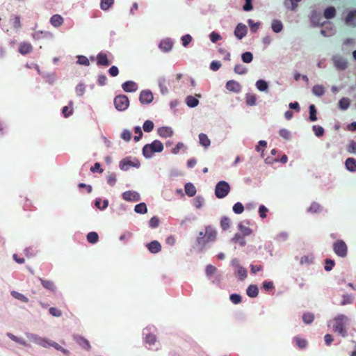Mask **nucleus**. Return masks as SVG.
Returning a JSON list of instances; mask_svg holds the SVG:
<instances>
[{
	"instance_id": "obj_1",
	"label": "nucleus",
	"mask_w": 356,
	"mask_h": 356,
	"mask_svg": "<svg viewBox=\"0 0 356 356\" xmlns=\"http://www.w3.org/2000/svg\"><path fill=\"white\" fill-rule=\"evenodd\" d=\"M348 321V318L343 314L339 315L334 318L333 331L339 333L342 337L346 335V330L345 324Z\"/></svg>"
},
{
	"instance_id": "obj_2",
	"label": "nucleus",
	"mask_w": 356,
	"mask_h": 356,
	"mask_svg": "<svg viewBox=\"0 0 356 356\" xmlns=\"http://www.w3.org/2000/svg\"><path fill=\"white\" fill-rule=\"evenodd\" d=\"M163 149V144L159 140H154L151 144L145 145L143 152L145 157H151L154 152H160Z\"/></svg>"
},
{
	"instance_id": "obj_3",
	"label": "nucleus",
	"mask_w": 356,
	"mask_h": 356,
	"mask_svg": "<svg viewBox=\"0 0 356 356\" xmlns=\"http://www.w3.org/2000/svg\"><path fill=\"white\" fill-rule=\"evenodd\" d=\"M200 236L197 239L198 243L204 246L207 243L215 240L216 232L212 227H207L205 229V234L203 235V233L200 232Z\"/></svg>"
},
{
	"instance_id": "obj_4",
	"label": "nucleus",
	"mask_w": 356,
	"mask_h": 356,
	"mask_svg": "<svg viewBox=\"0 0 356 356\" xmlns=\"http://www.w3.org/2000/svg\"><path fill=\"white\" fill-rule=\"evenodd\" d=\"M230 186L228 183L221 181L216 184L215 194L218 198L225 197L229 192Z\"/></svg>"
},
{
	"instance_id": "obj_5",
	"label": "nucleus",
	"mask_w": 356,
	"mask_h": 356,
	"mask_svg": "<svg viewBox=\"0 0 356 356\" xmlns=\"http://www.w3.org/2000/svg\"><path fill=\"white\" fill-rule=\"evenodd\" d=\"M114 104L115 108L120 111L126 110L129 105V101L128 97L124 95H120L114 99Z\"/></svg>"
},
{
	"instance_id": "obj_6",
	"label": "nucleus",
	"mask_w": 356,
	"mask_h": 356,
	"mask_svg": "<svg viewBox=\"0 0 356 356\" xmlns=\"http://www.w3.org/2000/svg\"><path fill=\"white\" fill-rule=\"evenodd\" d=\"M333 248L335 253L340 257H343L347 254V245L345 242L341 240L337 241L333 245Z\"/></svg>"
},
{
	"instance_id": "obj_7",
	"label": "nucleus",
	"mask_w": 356,
	"mask_h": 356,
	"mask_svg": "<svg viewBox=\"0 0 356 356\" xmlns=\"http://www.w3.org/2000/svg\"><path fill=\"white\" fill-rule=\"evenodd\" d=\"M153 98V94L150 90H143L140 95V101L142 104H149Z\"/></svg>"
},
{
	"instance_id": "obj_8",
	"label": "nucleus",
	"mask_w": 356,
	"mask_h": 356,
	"mask_svg": "<svg viewBox=\"0 0 356 356\" xmlns=\"http://www.w3.org/2000/svg\"><path fill=\"white\" fill-rule=\"evenodd\" d=\"M247 33V27L243 24H238L234 31L235 36L239 40L242 39Z\"/></svg>"
},
{
	"instance_id": "obj_9",
	"label": "nucleus",
	"mask_w": 356,
	"mask_h": 356,
	"mask_svg": "<svg viewBox=\"0 0 356 356\" xmlns=\"http://www.w3.org/2000/svg\"><path fill=\"white\" fill-rule=\"evenodd\" d=\"M333 61L335 67L339 70H344L347 67L346 60L341 57L334 56Z\"/></svg>"
},
{
	"instance_id": "obj_10",
	"label": "nucleus",
	"mask_w": 356,
	"mask_h": 356,
	"mask_svg": "<svg viewBox=\"0 0 356 356\" xmlns=\"http://www.w3.org/2000/svg\"><path fill=\"white\" fill-rule=\"evenodd\" d=\"M226 88L228 90L234 92H239L241 89L240 83L234 80L227 81L226 83Z\"/></svg>"
},
{
	"instance_id": "obj_11",
	"label": "nucleus",
	"mask_w": 356,
	"mask_h": 356,
	"mask_svg": "<svg viewBox=\"0 0 356 356\" xmlns=\"http://www.w3.org/2000/svg\"><path fill=\"white\" fill-rule=\"evenodd\" d=\"M123 198L127 201L137 202L140 200V195L135 191H127L122 195Z\"/></svg>"
},
{
	"instance_id": "obj_12",
	"label": "nucleus",
	"mask_w": 356,
	"mask_h": 356,
	"mask_svg": "<svg viewBox=\"0 0 356 356\" xmlns=\"http://www.w3.org/2000/svg\"><path fill=\"white\" fill-rule=\"evenodd\" d=\"M148 250L152 253H157L161 250V245L157 241H153L147 245Z\"/></svg>"
},
{
	"instance_id": "obj_13",
	"label": "nucleus",
	"mask_w": 356,
	"mask_h": 356,
	"mask_svg": "<svg viewBox=\"0 0 356 356\" xmlns=\"http://www.w3.org/2000/svg\"><path fill=\"white\" fill-rule=\"evenodd\" d=\"M64 19L60 15H54L50 19L51 24L54 27H58L63 24Z\"/></svg>"
},
{
	"instance_id": "obj_14",
	"label": "nucleus",
	"mask_w": 356,
	"mask_h": 356,
	"mask_svg": "<svg viewBox=\"0 0 356 356\" xmlns=\"http://www.w3.org/2000/svg\"><path fill=\"white\" fill-rule=\"evenodd\" d=\"M122 88L125 92H134L138 86L135 82L129 81L122 84Z\"/></svg>"
},
{
	"instance_id": "obj_15",
	"label": "nucleus",
	"mask_w": 356,
	"mask_h": 356,
	"mask_svg": "<svg viewBox=\"0 0 356 356\" xmlns=\"http://www.w3.org/2000/svg\"><path fill=\"white\" fill-rule=\"evenodd\" d=\"M97 62L98 65L108 66L109 65L107 56L104 53H99L97 56Z\"/></svg>"
},
{
	"instance_id": "obj_16",
	"label": "nucleus",
	"mask_w": 356,
	"mask_h": 356,
	"mask_svg": "<svg viewBox=\"0 0 356 356\" xmlns=\"http://www.w3.org/2000/svg\"><path fill=\"white\" fill-rule=\"evenodd\" d=\"M346 168L351 172L356 171V159L354 158H348L345 162Z\"/></svg>"
},
{
	"instance_id": "obj_17",
	"label": "nucleus",
	"mask_w": 356,
	"mask_h": 356,
	"mask_svg": "<svg viewBox=\"0 0 356 356\" xmlns=\"http://www.w3.org/2000/svg\"><path fill=\"white\" fill-rule=\"evenodd\" d=\"M159 47L165 51H168L172 47V42L168 39L163 40L160 42Z\"/></svg>"
},
{
	"instance_id": "obj_18",
	"label": "nucleus",
	"mask_w": 356,
	"mask_h": 356,
	"mask_svg": "<svg viewBox=\"0 0 356 356\" xmlns=\"http://www.w3.org/2000/svg\"><path fill=\"white\" fill-rule=\"evenodd\" d=\"M31 49L32 46L30 43L28 42H23L20 44L19 47V51L23 55L29 53L31 51Z\"/></svg>"
},
{
	"instance_id": "obj_19",
	"label": "nucleus",
	"mask_w": 356,
	"mask_h": 356,
	"mask_svg": "<svg viewBox=\"0 0 356 356\" xmlns=\"http://www.w3.org/2000/svg\"><path fill=\"white\" fill-rule=\"evenodd\" d=\"M158 133L161 137H170L172 134V131L169 127H163L158 129Z\"/></svg>"
},
{
	"instance_id": "obj_20",
	"label": "nucleus",
	"mask_w": 356,
	"mask_h": 356,
	"mask_svg": "<svg viewBox=\"0 0 356 356\" xmlns=\"http://www.w3.org/2000/svg\"><path fill=\"white\" fill-rule=\"evenodd\" d=\"M236 268L237 276L239 277L240 280H244L247 277L246 269L238 264L236 265Z\"/></svg>"
},
{
	"instance_id": "obj_21",
	"label": "nucleus",
	"mask_w": 356,
	"mask_h": 356,
	"mask_svg": "<svg viewBox=\"0 0 356 356\" xmlns=\"http://www.w3.org/2000/svg\"><path fill=\"white\" fill-rule=\"evenodd\" d=\"M75 339H76V342L83 348H84L86 349L90 348V346L88 341L87 339H86L85 338H83V337L76 336V337H75Z\"/></svg>"
},
{
	"instance_id": "obj_22",
	"label": "nucleus",
	"mask_w": 356,
	"mask_h": 356,
	"mask_svg": "<svg viewBox=\"0 0 356 356\" xmlns=\"http://www.w3.org/2000/svg\"><path fill=\"white\" fill-rule=\"evenodd\" d=\"M185 192L188 196L193 197L196 193L195 187L193 186V184L188 183L185 185Z\"/></svg>"
},
{
	"instance_id": "obj_23",
	"label": "nucleus",
	"mask_w": 356,
	"mask_h": 356,
	"mask_svg": "<svg viewBox=\"0 0 356 356\" xmlns=\"http://www.w3.org/2000/svg\"><path fill=\"white\" fill-rule=\"evenodd\" d=\"M350 105V100L347 97L341 98L339 102V106L341 110H346Z\"/></svg>"
},
{
	"instance_id": "obj_24",
	"label": "nucleus",
	"mask_w": 356,
	"mask_h": 356,
	"mask_svg": "<svg viewBox=\"0 0 356 356\" xmlns=\"http://www.w3.org/2000/svg\"><path fill=\"white\" fill-rule=\"evenodd\" d=\"M258 288L256 285H250L247 289V294L251 298H254L258 295Z\"/></svg>"
},
{
	"instance_id": "obj_25",
	"label": "nucleus",
	"mask_w": 356,
	"mask_h": 356,
	"mask_svg": "<svg viewBox=\"0 0 356 356\" xmlns=\"http://www.w3.org/2000/svg\"><path fill=\"white\" fill-rule=\"evenodd\" d=\"M312 92L316 96L321 97L325 92V89L322 85H315L312 88Z\"/></svg>"
},
{
	"instance_id": "obj_26",
	"label": "nucleus",
	"mask_w": 356,
	"mask_h": 356,
	"mask_svg": "<svg viewBox=\"0 0 356 356\" xmlns=\"http://www.w3.org/2000/svg\"><path fill=\"white\" fill-rule=\"evenodd\" d=\"M42 286L51 291H55V286L53 283V282L50 281V280H42V279H40Z\"/></svg>"
},
{
	"instance_id": "obj_27",
	"label": "nucleus",
	"mask_w": 356,
	"mask_h": 356,
	"mask_svg": "<svg viewBox=\"0 0 356 356\" xmlns=\"http://www.w3.org/2000/svg\"><path fill=\"white\" fill-rule=\"evenodd\" d=\"M355 18H356V11L355 10L350 11L346 16V17L345 19V22L348 25H351L353 24V22Z\"/></svg>"
},
{
	"instance_id": "obj_28",
	"label": "nucleus",
	"mask_w": 356,
	"mask_h": 356,
	"mask_svg": "<svg viewBox=\"0 0 356 356\" xmlns=\"http://www.w3.org/2000/svg\"><path fill=\"white\" fill-rule=\"evenodd\" d=\"M186 102L189 107H195L198 105L199 100L193 96H188Z\"/></svg>"
},
{
	"instance_id": "obj_29",
	"label": "nucleus",
	"mask_w": 356,
	"mask_h": 356,
	"mask_svg": "<svg viewBox=\"0 0 356 356\" xmlns=\"http://www.w3.org/2000/svg\"><path fill=\"white\" fill-rule=\"evenodd\" d=\"M336 15V10L334 7H329L324 11V16L326 19L333 18Z\"/></svg>"
},
{
	"instance_id": "obj_30",
	"label": "nucleus",
	"mask_w": 356,
	"mask_h": 356,
	"mask_svg": "<svg viewBox=\"0 0 356 356\" xmlns=\"http://www.w3.org/2000/svg\"><path fill=\"white\" fill-rule=\"evenodd\" d=\"M99 239V236L97 233L95 232H92L88 234L87 235V240L90 243H95L97 242Z\"/></svg>"
},
{
	"instance_id": "obj_31",
	"label": "nucleus",
	"mask_w": 356,
	"mask_h": 356,
	"mask_svg": "<svg viewBox=\"0 0 356 356\" xmlns=\"http://www.w3.org/2000/svg\"><path fill=\"white\" fill-rule=\"evenodd\" d=\"M256 86L257 88L261 91H266L268 88V83L262 79L257 81L256 83Z\"/></svg>"
},
{
	"instance_id": "obj_32",
	"label": "nucleus",
	"mask_w": 356,
	"mask_h": 356,
	"mask_svg": "<svg viewBox=\"0 0 356 356\" xmlns=\"http://www.w3.org/2000/svg\"><path fill=\"white\" fill-rule=\"evenodd\" d=\"M114 3V0H101L100 7L102 10H106L111 8Z\"/></svg>"
},
{
	"instance_id": "obj_33",
	"label": "nucleus",
	"mask_w": 356,
	"mask_h": 356,
	"mask_svg": "<svg viewBox=\"0 0 356 356\" xmlns=\"http://www.w3.org/2000/svg\"><path fill=\"white\" fill-rule=\"evenodd\" d=\"M200 143L205 147L209 146L210 140L207 137V136L204 134H201L199 136Z\"/></svg>"
},
{
	"instance_id": "obj_34",
	"label": "nucleus",
	"mask_w": 356,
	"mask_h": 356,
	"mask_svg": "<svg viewBox=\"0 0 356 356\" xmlns=\"http://www.w3.org/2000/svg\"><path fill=\"white\" fill-rule=\"evenodd\" d=\"M245 99L248 105L253 106L256 104L257 97L255 95L248 93Z\"/></svg>"
},
{
	"instance_id": "obj_35",
	"label": "nucleus",
	"mask_w": 356,
	"mask_h": 356,
	"mask_svg": "<svg viewBox=\"0 0 356 356\" xmlns=\"http://www.w3.org/2000/svg\"><path fill=\"white\" fill-rule=\"evenodd\" d=\"M241 58L244 63H250L253 59V55L251 52L247 51L242 54Z\"/></svg>"
},
{
	"instance_id": "obj_36",
	"label": "nucleus",
	"mask_w": 356,
	"mask_h": 356,
	"mask_svg": "<svg viewBox=\"0 0 356 356\" xmlns=\"http://www.w3.org/2000/svg\"><path fill=\"white\" fill-rule=\"evenodd\" d=\"M302 319L305 323H311L314 319V315L310 312L305 313L302 316Z\"/></svg>"
},
{
	"instance_id": "obj_37",
	"label": "nucleus",
	"mask_w": 356,
	"mask_h": 356,
	"mask_svg": "<svg viewBox=\"0 0 356 356\" xmlns=\"http://www.w3.org/2000/svg\"><path fill=\"white\" fill-rule=\"evenodd\" d=\"M282 27L283 26H282V24L281 23V22L277 21V20H274L273 22L272 29L274 32H275V33L280 32L282 29Z\"/></svg>"
},
{
	"instance_id": "obj_38",
	"label": "nucleus",
	"mask_w": 356,
	"mask_h": 356,
	"mask_svg": "<svg viewBox=\"0 0 356 356\" xmlns=\"http://www.w3.org/2000/svg\"><path fill=\"white\" fill-rule=\"evenodd\" d=\"M147 207L145 203H140L137 204L135 207V211L138 213H147Z\"/></svg>"
},
{
	"instance_id": "obj_39",
	"label": "nucleus",
	"mask_w": 356,
	"mask_h": 356,
	"mask_svg": "<svg viewBox=\"0 0 356 356\" xmlns=\"http://www.w3.org/2000/svg\"><path fill=\"white\" fill-rule=\"evenodd\" d=\"M309 119L311 121H316L317 120L316 109L313 104L309 106Z\"/></svg>"
},
{
	"instance_id": "obj_40",
	"label": "nucleus",
	"mask_w": 356,
	"mask_h": 356,
	"mask_svg": "<svg viewBox=\"0 0 356 356\" xmlns=\"http://www.w3.org/2000/svg\"><path fill=\"white\" fill-rule=\"evenodd\" d=\"M296 344L300 348H304L307 346V341L305 339L300 337H296L294 339Z\"/></svg>"
},
{
	"instance_id": "obj_41",
	"label": "nucleus",
	"mask_w": 356,
	"mask_h": 356,
	"mask_svg": "<svg viewBox=\"0 0 356 356\" xmlns=\"http://www.w3.org/2000/svg\"><path fill=\"white\" fill-rule=\"evenodd\" d=\"M95 206L99 209H104L108 206V200L102 201L100 199H97L95 201Z\"/></svg>"
},
{
	"instance_id": "obj_42",
	"label": "nucleus",
	"mask_w": 356,
	"mask_h": 356,
	"mask_svg": "<svg viewBox=\"0 0 356 356\" xmlns=\"http://www.w3.org/2000/svg\"><path fill=\"white\" fill-rule=\"evenodd\" d=\"M321 206L317 202H313L308 209L309 212L314 213L320 211Z\"/></svg>"
},
{
	"instance_id": "obj_43",
	"label": "nucleus",
	"mask_w": 356,
	"mask_h": 356,
	"mask_svg": "<svg viewBox=\"0 0 356 356\" xmlns=\"http://www.w3.org/2000/svg\"><path fill=\"white\" fill-rule=\"evenodd\" d=\"M133 163L127 159H124L120 162V168L124 170H128L130 166H133Z\"/></svg>"
},
{
	"instance_id": "obj_44",
	"label": "nucleus",
	"mask_w": 356,
	"mask_h": 356,
	"mask_svg": "<svg viewBox=\"0 0 356 356\" xmlns=\"http://www.w3.org/2000/svg\"><path fill=\"white\" fill-rule=\"evenodd\" d=\"M49 311L50 314L54 317H60L62 315L61 310L57 307H50Z\"/></svg>"
},
{
	"instance_id": "obj_45",
	"label": "nucleus",
	"mask_w": 356,
	"mask_h": 356,
	"mask_svg": "<svg viewBox=\"0 0 356 356\" xmlns=\"http://www.w3.org/2000/svg\"><path fill=\"white\" fill-rule=\"evenodd\" d=\"M232 241L236 243H239L241 245H244L245 242L243 239V236H241L238 234H236L232 238Z\"/></svg>"
},
{
	"instance_id": "obj_46",
	"label": "nucleus",
	"mask_w": 356,
	"mask_h": 356,
	"mask_svg": "<svg viewBox=\"0 0 356 356\" xmlns=\"http://www.w3.org/2000/svg\"><path fill=\"white\" fill-rule=\"evenodd\" d=\"M72 102H70V106H64L63 108L62 112L65 118L68 117L69 115H70L72 113L73 110H72Z\"/></svg>"
},
{
	"instance_id": "obj_47",
	"label": "nucleus",
	"mask_w": 356,
	"mask_h": 356,
	"mask_svg": "<svg viewBox=\"0 0 356 356\" xmlns=\"http://www.w3.org/2000/svg\"><path fill=\"white\" fill-rule=\"evenodd\" d=\"M154 129V123L150 120H147L143 124V129L146 132H149Z\"/></svg>"
},
{
	"instance_id": "obj_48",
	"label": "nucleus",
	"mask_w": 356,
	"mask_h": 356,
	"mask_svg": "<svg viewBox=\"0 0 356 356\" xmlns=\"http://www.w3.org/2000/svg\"><path fill=\"white\" fill-rule=\"evenodd\" d=\"M238 227L243 236H248L252 233V230L249 227H245L241 224L238 225Z\"/></svg>"
},
{
	"instance_id": "obj_49",
	"label": "nucleus",
	"mask_w": 356,
	"mask_h": 356,
	"mask_svg": "<svg viewBox=\"0 0 356 356\" xmlns=\"http://www.w3.org/2000/svg\"><path fill=\"white\" fill-rule=\"evenodd\" d=\"M77 63L80 65L88 66L90 65L89 60L84 56H79Z\"/></svg>"
},
{
	"instance_id": "obj_50",
	"label": "nucleus",
	"mask_w": 356,
	"mask_h": 356,
	"mask_svg": "<svg viewBox=\"0 0 356 356\" xmlns=\"http://www.w3.org/2000/svg\"><path fill=\"white\" fill-rule=\"evenodd\" d=\"M244 210V207L243 206V204L240 202H237L236 203L234 207H233V211L236 213H241Z\"/></svg>"
},
{
	"instance_id": "obj_51",
	"label": "nucleus",
	"mask_w": 356,
	"mask_h": 356,
	"mask_svg": "<svg viewBox=\"0 0 356 356\" xmlns=\"http://www.w3.org/2000/svg\"><path fill=\"white\" fill-rule=\"evenodd\" d=\"M220 225L224 230H226L229 227V219L227 217H223L220 221Z\"/></svg>"
},
{
	"instance_id": "obj_52",
	"label": "nucleus",
	"mask_w": 356,
	"mask_h": 356,
	"mask_svg": "<svg viewBox=\"0 0 356 356\" xmlns=\"http://www.w3.org/2000/svg\"><path fill=\"white\" fill-rule=\"evenodd\" d=\"M248 24L250 25L251 31L254 33H255L258 30L259 25H260V23H259V22L255 23L252 19L248 20Z\"/></svg>"
},
{
	"instance_id": "obj_53",
	"label": "nucleus",
	"mask_w": 356,
	"mask_h": 356,
	"mask_svg": "<svg viewBox=\"0 0 356 356\" xmlns=\"http://www.w3.org/2000/svg\"><path fill=\"white\" fill-rule=\"evenodd\" d=\"M156 340V336L152 333L147 334L145 337V341L149 344H154Z\"/></svg>"
},
{
	"instance_id": "obj_54",
	"label": "nucleus",
	"mask_w": 356,
	"mask_h": 356,
	"mask_svg": "<svg viewBox=\"0 0 356 356\" xmlns=\"http://www.w3.org/2000/svg\"><path fill=\"white\" fill-rule=\"evenodd\" d=\"M334 266V261L332 259H327L325 261V269L327 271L332 270V267Z\"/></svg>"
},
{
	"instance_id": "obj_55",
	"label": "nucleus",
	"mask_w": 356,
	"mask_h": 356,
	"mask_svg": "<svg viewBox=\"0 0 356 356\" xmlns=\"http://www.w3.org/2000/svg\"><path fill=\"white\" fill-rule=\"evenodd\" d=\"M234 72L238 74H243L246 73L247 70L241 65H236L234 67Z\"/></svg>"
},
{
	"instance_id": "obj_56",
	"label": "nucleus",
	"mask_w": 356,
	"mask_h": 356,
	"mask_svg": "<svg viewBox=\"0 0 356 356\" xmlns=\"http://www.w3.org/2000/svg\"><path fill=\"white\" fill-rule=\"evenodd\" d=\"M313 130L317 136H322L324 134V129L320 126H314Z\"/></svg>"
},
{
	"instance_id": "obj_57",
	"label": "nucleus",
	"mask_w": 356,
	"mask_h": 356,
	"mask_svg": "<svg viewBox=\"0 0 356 356\" xmlns=\"http://www.w3.org/2000/svg\"><path fill=\"white\" fill-rule=\"evenodd\" d=\"M12 295L13 297H15V298L19 300H22L23 302H27L28 301V299L22 294L18 293V292H16V291H13L12 292Z\"/></svg>"
},
{
	"instance_id": "obj_58",
	"label": "nucleus",
	"mask_w": 356,
	"mask_h": 356,
	"mask_svg": "<svg viewBox=\"0 0 356 356\" xmlns=\"http://www.w3.org/2000/svg\"><path fill=\"white\" fill-rule=\"evenodd\" d=\"M192 40V37L187 34L181 38L182 44L184 47H186Z\"/></svg>"
},
{
	"instance_id": "obj_59",
	"label": "nucleus",
	"mask_w": 356,
	"mask_h": 356,
	"mask_svg": "<svg viewBox=\"0 0 356 356\" xmlns=\"http://www.w3.org/2000/svg\"><path fill=\"white\" fill-rule=\"evenodd\" d=\"M216 271V268L212 265H208L206 268V273L207 275H213Z\"/></svg>"
},
{
	"instance_id": "obj_60",
	"label": "nucleus",
	"mask_w": 356,
	"mask_h": 356,
	"mask_svg": "<svg viewBox=\"0 0 356 356\" xmlns=\"http://www.w3.org/2000/svg\"><path fill=\"white\" fill-rule=\"evenodd\" d=\"M231 301L234 304H238L241 301V297L238 294H232L230 296Z\"/></svg>"
},
{
	"instance_id": "obj_61",
	"label": "nucleus",
	"mask_w": 356,
	"mask_h": 356,
	"mask_svg": "<svg viewBox=\"0 0 356 356\" xmlns=\"http://www.w3.org/2000/svg\"><path fill=\"white\" fill-rule=\"evenodd\" d=\"M267 212H268V209L264 205H261L259 207V216L261 218H264L266 217Z\"/></svg>"
},
{
	"instance_id": "obj_62",
	"label": "nucleus",
	"mask_w": 356,
	"mask_h": 356,
	"mask_svg": "<svg viewBox=\"0 0 356 356\" xmlns=\"http://www.w3.org/2000/svg\"><path fill=\"white\" fill-rule=\"evenodd\" d=\"M90 170L92 172H95L98 171L99 173H102L104 171L103 169L101 168L100 163H95V165L91 167Z\"/></svg>"
},
{
	"instance_id": "obj_63",
	"label": "nucleus",
	"mask_w": 356,
	"mask_h": 356,
	"mask_svg": "<svg viewBox=\"0 0 356 356\" xmlns=\"http://www.w3.org/2000/svg\"><path fill=\"white\" fill-rule=\"evenodd\" d=\"M159 224V219L154 216L149 220V225L152 227H156Z\"/></svg>"
},
{
	"instance_id": "obj_64",
	"label": "nucleus",
	"mask_w": 356,
	"mask_h": 356,
	"mask_svg": "<svg viewBox=\"0 0 356 356\" xmlns=\"http://www.w3.org/2000/svg\"><path fill=\"white\" fill-rule=\"evenodd\" d=\"M348 152L350 153H356V142L351 140L348 145Z\"/></svg>"
}]
</instances>
